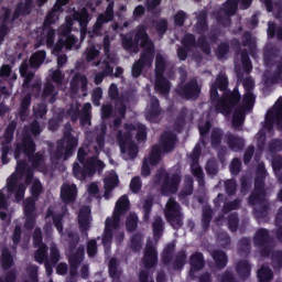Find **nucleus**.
<instances>
[{
	"mask_svg": "<svg viewBox=\"0 0 282 282\" xmlns=\"http://www.w3.org/2000/svg\"><path fill=\"white\" fill-rule=\"evenodd\" d=\"M87 158L85 148H79L77 152V161L73 164V175L76 180H85L86 177H94L96 173L105 171V162L100 161L98 156L93 155Z\"/></svg>",
	"mask_w": 282,
	"mask_h": 282,
	"instance_id": "nucleus-1",
	"label": "nucleus"
},
{
	"mask_svg": "<svg viewBox=\"0 0 282 282\" xmlns=\"http://www.w3.org/2000/svg\"><path fill=\"white\" fill-rule=\"evenodd\" d=\"M134 40L135 43H140V47L143 50L138 62L144 67H151L153 64V57L155 56V44L151 41L148 28L144 24L137 26Z\"/></svg>",
	"mask_w": 282,
	"mask_h": 282,
	"instance_id": "nucleus-2",
	"label": "nucleus"
},
{
	"mask_svg": "<svg viewBox=\"0 0 282 282\" xmlns=\"http://www.w3.org/2000/svg\"><path fill=\"white\" fill-rule=\"evenodd\" d=\"M78 147V139L72 134V128L64 131L62 139L57 140V147L53 154L55 160H69Z\"/></svg>",
	"mask_w": 282,
	"mask_h": 282,
	"instance_id": "nucleus-3",
	"label": "nucleus"
},
{
	"mask_svg": "<svg viewBox=\"0 0 282 282\" xmlns=\"http://www.w3.org/2000/svg\"><path fill=\"white\" fill-rule=\"evenodd\" d=\"M241 102V93H239V86H236L232 90L225 91L216 102V113L223 116H230Z\"/></svg>",
	"mask_w": 282,
	"mask_h": 282,
	"instance_id": "nucleus-4",
	"label": "nucleus"
},
{
	"mask_svg": "<svg viewBox=\"0 0 282 282\" xmlns=\"http://www.w3.org/2000/svg\"><path fill=\"white\" fill-rule=\"evenodd\" d=\"M68 237V263L72 265H82L85 261V246H79L80 236L78 234L69 230L67 231Z\"/></svg>",
	"mask_w": 282,
	"mask_h": 282,
	"instance_id": "nucleus-5",
	"label": "nucleus"
},
{
	"mask_svg": "<svg viewBox=\"0 0 282 282\" xmlns=\"http://www.w3.org/2000/svg\"><path fill=\"white\" fill-rule=\"evenodd\" d=\"M253 246L260 248L262 257H270L274 247V238L270 236V231L265 228H259L253 236Z\"/></svg>",
	"mask_w": 282,
	"mask_h": 282,
	"instance_id": "nucleus-6",
	"label": "nucleus"
},
{
	"mask_svg": "<svg viewBox=\"0 0 282 282\" xmlns=\"http://www.w3.org/2000/svg\"><path fill=\"white\" fill-rule=\"evenodd\" d=\"M195 28L197 34H200L198 37V47L204 52V54H210V44H208V39L206 37V33L208 31V13H206V11L200 12L197 17Z\"/></svg>",
	"mask_w": 282,
	"mask_h": 282,
	"instance_id": "nucleus-7",
	"label": "nucleus"
},
{
	"mask_svg": "<svg viewBox=\"0 0 282 282\" xmlns=\"http://www.w3.org/2000/svg\"><path fill=\"white\" fill-rule=\"evenodd\" d=\"M274 124L278 131H282V100L278 101L273 110L267 112L263 129L272 133L274 131Z\"/></svg>",
	"mask_w": 282,
	"mask_h": 282,
	"instance_id": "nucleus-8",
	"label": "nucleus"
},
{
	"mask_svg": "<svg viewBox=\"0 0 282 282\" xmlns=\"http://www.w3.org/2000/svg\"><path fill=\"white\" fill-rule=\"evenodd\" d=\"M30 170H32V167L28 164V160L24 159L17 161L15 173H13L7 182L8 193H14L17 191L19 180L23 178Z\"/></svg>",
	"mask_w": 282,
	"mask_h": 282,
	"instance_id": "nucleus-9",
	"label": "nucleus"
},
{
	"mask_svg": "<svg viewBox=\"0 0 282 282\" xmlns=\"http://www.w3.org/2000/svg\"><path fill=\"white\" fill-rule=\"evenodd\" d=\"M176 94L185 100H197L199 94H202V88L197 79H192L187 84H180L176 88Z\"/></svg>",
	"mask_w": 282,
	"mask_h": 282,
	"instance_id": "nucleus-10",
	"label": "nucleus"
},
{
	"mask_svg": "<svg viewBox=\"0 0 282 282\" xmlns=\"http://www.w3.org/2000/svg\"><path fill=\"white\" fill-rule=\"evenodd\" d=\"M180 184H182V175L165 173L161 185L162 195H175L180 191Z\"/></svg>",
	"mask_w": 282,
	"mask_h": 282,
	"instance_id": "nucleus-11",
	"label": "nucleus"
},
{
	"mask_svg": "<svg viewBox=\"0 0 282 282\" xmlns=\"http://www.w3.org/2000/svg\"><path fill=\"white\" fill-rule=\"evenodd\" d=\"M131 203L129 202V196L122 195L116 203L115 210L112 213V225L113 229L118 230L120 228V218L122 215H127Z\"/></svg>",
	"mask_w": 282,
	"mask_h": 282,
	"instance_id": "nucleus-12",
	"label": "nucleus"
},
{
	"mask_svg": "<svg viewBox=\"0 0 282 282\" xmlns=\"http://www.w3.org/2000/svg\"><path fill=\"white\" fill-rule=\"evenodd\" d=\"M159 144L163 153H172V151H175V145L177 144V134L171 131L163 132L159 139Z\"/></svg>",
	"mask_w": 282,
	"mask_h": 282,
	"instance_id": "nucleus-13",
	"label": "nucleus"
},
{
	"mask_svg": "<svg viewBox=\"0 0 282 282\" xmlns=\"http://www.w3.org/2000/svg\"><path fill=\"white\" fill-rule=\"evenodd\" d=\"M109 1L105 13H100L97 17V20L94 24V32H100V30H102V25H105V23H111V21H113V8L116 6V2H113V0H107Z\"/></svg>",
	"mask_w": 282,
	"mask_h": 282,
	"instance_id": "nucleus-14",
	"label": "nucleus"
},
{
	"mask_svg": "<svg viewBox=\"0 0 282 282\" xmlns=\"http://www.w3.org/2000/svg\"><path fill=\"white\" fill-rule=\"evenodd\" d=\"M162 107L160 106V99L152 98L150 101V106L145 112V120L151 122L152 124H158L162 119Z\"/></svg>",
	"mask_w": 282,
	"mask_h": 282,
	"instance_id": "nucleus-15",
	"label": "nucleus"
},
{
	"mask_svg": "<svg viewBox=\"0 0 282 282\" xmlns=\"http://www.w3.org/2000/svg\"><path fill=\"white\" fill-rule=\"evenodd\" d=\"M34 10V0H24L17 4L12 15L11 21L14 22L19 17H30Z\"/></svg>",
	"mask_w": 282,
	"mask_h": 282,
	"instance_id": "nucleus-16",
	"label": "nucleus"
},
{
	"mask_svg": "<svg viewBox=\"0 0 282 282\" xmlns=\"http://www.w3.org/2000/svg\"><path fill=\"white\" fill-rule=\"evenodd\" d=\"M90 217H91V209L89 208V206H84L79 209V213L77 216L78 226H79V230H80L82 235H86V237L89 236L87 230H89V228H91L90 220H89Z\"/></svg>",
	"mask_w": 282,
	"mask_h": 282,
	"instance_id": "nucleus-17",
	"label": "nucleus"
},
{
	"mask_svg": "<svg viewBox=\"0 0 282 282\" xmlns=\"http://www.w3.org/2000/svg\"><path fill=\"white\" fill-rule=\"evenodd\" d=\"M142 261L145 270H153L158 265V249L153 245L145 246Z\"/></svg>",
	"mask_w": 282,
	"mask_h": 282,
	"instance_id": "nucleus-18",
	"label": "nucleus"
},
{
	"mask_svg": "<svg viewBox=\"0 0 282 282\" xmlns=\"http://www.w3.org/2000/svg\"><path fill=\"white\" fill-rule=\"evenodd\" d=\"M225 141L230 151H234L235 153H239L246 149V140L232 132L226 133Z\"/></svg>",
	"mask_w": 282,
	"mask_h": 282,
	"instance_id": "nucleus-19",
	"label": "nucleus"
},
{
	"mask_svg": "<svg viewBox=\"0 0 282 282\" xmlns=\"http://www.w3.org/2000/svg\"><path fill=\"white\" fill-rule=\"evenodd\" d=\"M78 196V187L76 184H64L61 187V199L64 204H74Z\"/></svg>",
	"mask_w": 282,
	"mask_h": 282,
	"instance_id": "nucleus-20",
	"label": "nucleus"
},
{
	"mask_svg": "<svg viewBox=\"0 0 282 282\" xmlns=\"http://www.w3.org/2000/svg\"><path fill=\"white\" fill-rule=\"evenodd\" d=\"M32 135H24L21 143H18L15 147V150L13 152L14 159L17 160V162H19V160H21V153H24V155H29L30 151H34L32 149Z\"/></svg>",
	"mask_w": 282,
	"mask_h": 282,
	"instance_id": "nucleus-21",
	"label": "nucleus"
},
{
	"mask_svg": "<svg viewBox=\"0 0 282 282\" xmlns=\"http://www.w3.org/2000/svg\"><path fill=\"white\" fill-rule=\"evenodd\" d=\"M28 154V160L32 164L33 169H41V166L45 165V154L43 152H36V143H34V139H32V148Z\"/></svg>",
	"mask_w": 282,
	"mask_h": 282,
	"instance_id": "nucleus-22",
	"label": "nucleus"
},
{
	"mask_svg": "<svg viewBox=\"0 0 282 282\" xmlns=\"http://www.w3.org/2000/svg\"><path fill=\"white\" fill-rule=\"evenodd\" d=\"M113 240V218L108 217L105 221V229L101 238L104 248H110Z\"/></svg>",
	"mask_w": 282,
	"mask_h": 282,
	"instance_id": "nucleus-23",
	"label": "nucleus"
},
{
	"mask_svg": "<svg viewBox=\"0 0 282 282\" xmlns=\"http://www.w3.org/2000/svg\"><path fill=\"white\" fill-rule=\"evenodd\" d=\"M30 107H32V94L28 93L20 102V108L18 113L20 116V120L25 122L28 120V116H30Z\"/></svg>",
	"mask_w": 282,
	"mask_h": 282,
	"instance_id": "nucleus-24",
	"label": "nucleus"
},
{
	"mask_svg": "<svg viewBox=\"0 0 282 282\" xmlns=\"http://www.w3.org/2000/svg\"><path fill=\"white\" fill-rule=\"evenodd\" d=\"M154 89L156 94H161L162 96H166L171 93V82L164 77V75L155 76Z\"/></svg>",
	"mask_w": 282,
	"mask_h": 282,
	"instance_id": "nucleus-25",
	"label": "nucleus"
},
{
	"mask_svg": "<svg viewBox=\"0 0 282 282\" xmlns=\"http://www.w3.org/2000/svg\"><path fill=\"white\" fill-rule=\"evenodd\" d=\"M75 21L78 22L80 31L87 32V26L89 25V21H91V18H89V11L87 8H83L80 11H77L74 14Z\"/></svg>",
	"mask_w": 282,
	"mask_h": 282,
	"instance_id": "nucleus-26",
	"label": "nucleus"
},
{
	"mask_svg": "<svg viewBox=\"0 0 282 282\" xmlns=\"http://www.w3.org/2000/svg\"><path fill=\"white\" fill-rule=\"evenodd\" d=\"M45 58H47V52L44 50L36 51L31 55L29 65L32 69H39L45 63Z\"/></svg>",
	"mask_w": 282,
	"mask_h": 282,
	"instance_id": "nucleus-27",
	"label": "nucleus"
},
{
	"mask_svg": "<svg viewBox=\"0 0 282 282\" xmlns=\"http://www.w3.org/2000/svg\"><path fill=\"white\" fill-rule=\"evenodd\" d=\"M189 265H191V274L193 272H197V270L204 269V265H206V261L204 260V253L202 252H195L189 258Z\"/></svg>",
	"mask_w": 282,
	"mask_h": 282,
	"instance_id": "nucleus-28",
	"label": "nucleus"
},
{
	"mask_svg": "<svg viewBox=\"0 0 282 282\" xmlns=\"http://www.w3.org/2000/svg\"><path fill=\"white\" fill-rule=\"evenodd\" d=\"M212 257L218 270H224L228 265V254L224 250H215Z\"/></svg>",
	"mask_w": 282,
	"mask_h": 282,
	"instance_id": "nucleus-29",
	"label": "nucleus"
},
{
	"mask_svg": "<svg viewBox=\"0 0 282 282\" xmlns=\"http://www.w3.org/2000/svg\"><path fill=\"white\" fill-rule=\"evenodd\" d=\"M17 131L15 121H11L4 130L3 141L1 142V147H10L14 140V132Z\"/></svg>",
	"mask_w": 282,
	"mask_h": 282,
	"instance_id": "nucleus-30",
	"label": "nucleus"
},
{
	"mask_svg": "<svg viewBox=\"0 0 282 282\" xmlns=\"http://www.w3.org/2000/svg\"><path fill=\"white\" fill-rule=\"evenodd\" d=\"M265 195L267 192L253 189V192H251V194L248 197L249 206H261L262 204H265Z\"/></svg>",
	"mask_w": 282,
	"mask_h": 282,
	"instance_id": "nucleus-31",
	"label": "nucleus"
},
{
	"mask_svg": "<svg viewBox=\"0 0 282 282\" xmlns=\"http://www.w3.org/2000/svg\"><path fill=\"white\" fill-rule=\"evenodd\" d=\"M117 142L120 147L121 153H127V148L132 143L131 142V132H122V130H119L117 132Z\"/></svg>",
	"mask_w": 282,
	"mask_h": 282,
	"instance_id": "nucleus-32",
	"label": "nucleus"
},
{
	"mask_svg": "<svg viewBox=\"0 0 282 282\" xmlns=\"http://www.w3.org/2000/svg\"><path fill=\"white\" fill-rule=\"evenodd\" d=\"M252 271V265L248 260H240L236 264V272L240 279H248L250 272Z\"/></svg>",
	"mask_w": 282,
	"mask_h": 282,
	"instance_id": "nucleus-33",
	"label": "nucleus"
},
{
	"mask_svg": "<svg viewBox=\"0 0 282 282\" xmlns=\"http://www.w3.org/2000/svg\"><path fill=\"white\" fill-rule=\"evenodd\" d=\"M270 213V203L265 202L259 207L253 208V216L258 221H268V215Z\"/></svg>",
	"mask_w": 282,
	"mask_h": 282,
	"instance_id": "nucleus-34",
	"label": "nucleus"
},
{
	"mask_svg": "<svg viewBox=\"0 0 282 282\" xmlns=\"http://www.w3.org/2000/svg\"><path fill=\"white\" fill-rule=\"evenodd\" d=\"M42 41H45L48 47H54V41L56 40V30L54 28L42 26Z\"/></svg>",
	"mask_w": 282,
	"mask_h": 282,
	"instance_id": "nucleus-35",
	"label": "nucleus"
},
{
	"mask_svg": "<svg viewBox=\"0 0 282 282\" xmlns=\"http://www.w3.org/2000/svg\"><path fill=\"white\" fill-rule=\"evenodd\" d=\"M0 263L2 265V270H10V268L14 265V258L12 257V252H10V249L4 248L2 250Z\"/></svg>",
	"mask_w": 282,
	"mask_h": 282,
	"instance_id": "nucleus-36",
	"label": "nucleus"
},
{
	"mask_svg": "<svg viewBox=\"0 0 282 282\" xmlns=\"http://www.w3.org/2000/svg\"><path fill=\"white\" fill-rule=\"evenodd\" d=\"M259 282H270L274 279V272L267 265H262L257 273Z\"/></svg>",
	"mask_w": 282,
	"mask_h": 282,
	"instance_id": "nucleus-37",
	"label": "nucleus"
},
{
	"mask_svg": "<svg viewBox=\"0 0 282 282\" xmlns=\"http://www.w3.org/2000/svg\"><path fill=\"white\" fill-rule=\"evenodd\" d=\"M221 140H224V130L214 128L210 135L212 149H219L221 147Z\"/></svg>",
	"mask_w": 282,
	"mask_h": 282,
	"instance_id": "nucleus-38",
	"label": "nucleus"
},
{
	"mask_svg": "<svg viewBox=\"0 0 282 282\" xmlns=\"http://www.w3.org/2000/svg\"><path fill=\"white\" fill-rule=\"evenodd\" d=\"M194 184L195 181L193 180V176H186L184 181V186L180 192L178 197H188L193 195Z\"/></svg>",
	"mask_w": 282,
	"mask_h": 282,
	"instance_id": "nucleus-39",
	"label": "nucleus"
},
{
	"mask_svg": "<svg viewBox=\"0 0 282 282\" xmlns=\"http://www.w3.org/2000/svg\"><path fill=\"white\" fill-rule=\"evenodd\" d=\"M37 248L39 249L34 252V260L36 263H40V265H43L45 261H50V256H47V245H42Z\"/></svg>",
	"mask_w": 282,
	"mask_h": 282,
	"instance_id": "nucleus-40",
	"label": "nucleus"
},
{
	"mask_svg": "<svg viewBox=\"0 0 282 282\" xmlns=\"http://www.w3.org/2000/svg\"><path fill=\"white\" fill-rule=\"evenodd\" d=\"M162 149L160 148V145H153L152 150L150 152V156H149V162L151 164V166H158V164H160L161 160H162Z\"/></svg>",
	"mask_w": 282,
	"mask_h": 282,
	"instance_id": "nucleus-41",
	"label": "nucleus"
},
{
	"mask_svg": "<svg viewBox=\"0 0 282 282\" xmlns=\"http://www.w3.org/2000/svg\"><path fill=\"white\" fill-rule=\"evenodd\" d=\"M252 246L250 243V238H241L238 241V254L240 257H248V254H250V250H251Z\"/></svg>",
	"mask_w": 282,
	"mask_h": 282,
	"instance_id": "nucleus-42",
	"label": "nucleus"
},
{
	"mask_svg": "<svg viewBox=\"0 0 282 282\" xmlns=\"http://www.w3.org/2000/svg\"><path fill=\"white\" fill-rule=\"evenodd\" d=\"M135 37V33H134ZM121 45L126 52H131V50H134V47H138L140 43L135 42V39H133V35L131 34H126L121 39Z\"/></svg>",
	"mask_w": 282,
	"mask_h": 282,
	"instance_id": "nucleus-43",
	"label": "nucleus"
},
{
	"mask_svg": "<svg viewBox=\"0 0 282 282\" xmlns=\"http://www.w3.org/2000/svg\"><path fill=\"white\" fill-rule=\"evenodd\" d=\"M181 43H182V46L187 47V50H193V47H199V43L197 39L192 33H186L183 36Z\"/></svg>",
	"mask_w": 282,
	"mask_h": 282,
	"instance_id": "nucleus-44",
	"label": "nucleus"
},
{
	"mask_svg": "<svg viewBox=\"0 0 282 282\" xmlns=\"http://www.w3.org/2000/svg\"><path fill=\"white\" fill-rule=\"evenodd\" d=\"M239 10V2L237 0H227L224 4V12L226 17H235Z\"/></svg>",
	"mask_w": 282,
	"mask_h": 282,
	"instance_id": "nucleus-45",
	"label": "nucleus"
},
{
	"mask_svg": "<svg viewBox=\"0 0 282 282\" xmlns=\"http://www.w3.org/2000/svg\"><path fill=\"white\" fill-rule=\"evenodd\" d=\"M169 224L172 226L174 230H180L184 226V223L182 221V214H170L165 216Z\"/></svg>",
	"mask_w": 282,
	"mask_h": 282,
	"instance_id": "nucleus-46",
	"label": "nucleus"
},
{
	"mask_svg": "<svg viewBox=\"0 0 282 282\" xmlns=\"http://www.w3.org/2000/svg\"><path fill=\"white\" fill-rule=\"evenodd\" d=\"M151 213H153V198H145L143 202V221L145 224H149V220L151 219Z\"/></svg>",
	"mask_w": 282,
	"mask_h": 282,
	"instance_id": "nucleus-47",
	"label": "nucleus"
},
{
	"mask_svg": "<svg viewBox=\"0 0 282 282\" xmlns=\"http://www.w3.org/2000/svg\"><path fill=\"white\" fill-rule=\"evenodd\" d=\"M186 250L182 249L177 251L176 257L173 261V268L174 270H182L186 263Z\"/></svg>",
	"mask_w": 282,
	"mask_h": 282,
	"instance_id": "nucleus-48",
	"label": "nucleus"
},
{
	"mask_svg": "<svg viewBox=\"0 0 282 282\" xmlns=\"http://www.w3.org/2000/svg\"><path fill=\"white\" fill-rule=\"evenodd\" d=\"M257 100V97L253 93H245L242 97V109L245 111H250L254 107V102Z\"/></svg>",
	"mask_w": 282,
	"mask_h": 282,
	"instance_id": "nucleus-49",
	"label": "nucleus"
},
{
	"mask_svg": "<svg viewBox=\"0 0 282 282\" xmlns=\"http://www.w3.org/2000/svg\"><path fill=\"white\" fill-rule=\"evenodd\" d=\"M184 124H186V108H182L180 113L177 115L174 121V129L178 133H181L182 129H184Z\"/></svg>",
	"mask_w": 282,
	"mask_h": 282,
	"instance_id": "nucleus-50",
	"label": "nucleus"
},
{
	"mask_svg": "<svg viewBox=\"0 0 282 282\" xmlns=\"http://www.w3.org/2000/svg\"><path fill=\"white\" fill-rule=\"evenodd\" d=\"M240 61H241L242 68L247 72V74H250L252 72V62L250 61V55L248 53V50L241 51Z\"/></svg>",
	"mask_w": 282,
	"mask_h": 282,
	"instance_id": "nucleus-51",
	"label": "nucleus"
},
{
	"mask_svg": "<svg viewBox=\"0 0 282 282\" xmlns=\"http://www.w3.org/2000/svg\"><path fill=\"white\" fill-rule=\"evenodd\" d=\"M36 198L29 197L24 202V215L25 217H32L34 215V210H36Z\"/></svg>",
	"mask_w": 282,
	"mask_h": 282,
	"instance_id": "nucleus-52",
	"label": "nucleus"
},
{
	"mask_svg": "<svg viewBox=\"0 0 282 282\" xmlns=\"http://www.w3.org/2000/svg\"><path fill=\"white\" fill-rule=\"evenodd\" d=\"M152 230L154 237H161L162 232H164V220H162V216H156L154 221L152 223Z\"/></svg>",
	"mask_w": 282,
	"mask_h": 282,
	"instance_id": "nucleus-53",
	"label": "nucleus"
},
{
	"mask_svg": "<svg viewBox=\"0 0 282 282\" xmlns=\"http://www.w3.org/2000/svg\"><path fill=\"white\" fill-rule=\"evenodd\" d=\"M177 214H180V203H177L175 198L170 197L166 203L165 217L169 215H177Z\"/></svg>",
	"mask_w": 282,
	"mask_h": 282,
	"instance_id": "nucleus-54",
	"label": "nucleus"
},
{
	"mask_svg": "<svg viewBox=\"0 0 282 282\" xmlns=\"http://www.w3.org/2000/svg\"><path fill=\"white\" fill-rule=\"evenodd\" d=\"M239 208H241V200L240 198H236L225 203L221 210L224 215H228V213H231V210H239Z\"/></svg>",
	"mask_w": 282,
	"mask_h": 282,
	"instance_id": "nucleus-55",
	"label": "nucleus"
},
{
	"mask_svg": "<svg viewBox=\"0 0 282 282\" xmlns=\"http://www.w3.org/2000/svg\"><path fill=\"white\" fill-rule=\"evenodd\" d=\"M31 198L33 199H40L42 193H43V184H41L40 180H35L30 188Z\"/></svg>",
	"mask_w": 282,
	"mask_h": 282,
	"instance_id": "nucleus-56",
	"label": "nucleus"
},
{
	"mask_svg": "<svg viewBox=\"0 0 282 282\" xmlns=\"http://www.w3.org/2000/svg\"><path fill=\"white\" fill-rule=\"evenodd\" d=\"M227 225L230 232H237V230H239V214H230L227 218Z\"/></svg>",
	"mask_w": 282,
	"mask_h": 282,
	"instance_id": "nucleus-57",
	"label": "nucleus"
},
{
	"mask_svg": "<svg viewBox=\"0 0 282 282\" xmlns=\"http://www.w3.org/2000/svg\"><path fill=\"white\" fill-rule=\"evenodd\" d=\"M138 214H130L126 219V228L128 232H135L138 230Z\"/></svg>",
	"mask_w": 282,
	"mask_h": 282,
	"instance_id": "nucleus-58",
	"label": "nucleus"
},
{
	"mask_svg": "<svg viewBox=\"0 0 282 282\" xmlns=\"http://www.w3.org/2000/svg\"><path fill=\"white\" fill-rule=\"evenodd\" d=\"M243 120H246V117H243V111L241 108L237 109L231 119V124L234 129H239V127H243Z\"/></svg>",
	"mask_w": 282,
	"mask_h": 282,
	"instance_id": "nucleus-59",
	"label": "nucleus"
},
{
	"mask_svg": "<svg viewBox=\"0 0 282 282\" xmlns=\"http://www.w3.org/2000/svg\"><path fill=\"white\" fill-rule=\"evenodd\" d=\"M59 10L57 8L54 7V10L50 11L46 14V18L44 20V23L42 25V28H52V25H54V23H56V21H58V14H56V12H58Z\"/></svg>",
	"mask_w": 282,
	"mask_h": 282,
	"instance_id": "nucleus-60",
	"label": "nucleus"
},
{
	"mask_svg": "<svg viewBox=\"0 0 282 282\" xmlns=\"http://www.w3.org/2000/svg\"><path fill=\"white\" fill-rule=\"evenodd\" d=\"M271 265L273 270L278 272L282 270V251L281 250L274 251L271 254Z\"/></svg>",
	"mask_w": 282,
	"mask_h": 282,
	"instance_id": "nucleus-61",
	"label": "nucleus"
},
{
	"mask_svg": "<svg viewBox=\"0 0 282 282\" xmlns=\"http://www.w3.org/2000/svg\"><path fill=\"white\" fill-rule=\"evenodd\" d=\"M130 248L132 252H140L142 250V235H132V237L130 238Z\"/></svg>",
	"mask_w": 282,
	"mask_h": 282,
	"instance_id": "nucleus-62",
	"label": "nucleus"
},
{
	"mask_svg": "<svg viewBox=\"0 0 282 282\" xmlns=\"http://www.w3.org/2000/svg\"><path fill=\"white\" fill-rule=\"evenodd\" d=\"M205 171L207 175H217V173H219V163L217 162V159L207 160Z\"/></svg>",
	"mask_w": 282,
	"mask_h": 282,
	"instance_id": "nucleus-63",
	"label": "nucleus"
},
{
	"mask_svg": "<svg viewBox=\"0 0 282 282\" xmlns=\"http://www.w3.org/2000/svg\"><path fill=\"white\" fill-rule=\"evenodd\" d=\"M166 70V62L162 55H158L155 59V76H164V72Z\"/></svg>",
	"mask_w": 282,
	"mask_h": 282,
	"instance_id": "nucleus-64",
	"label": "nucleus"
}]
</instances>
